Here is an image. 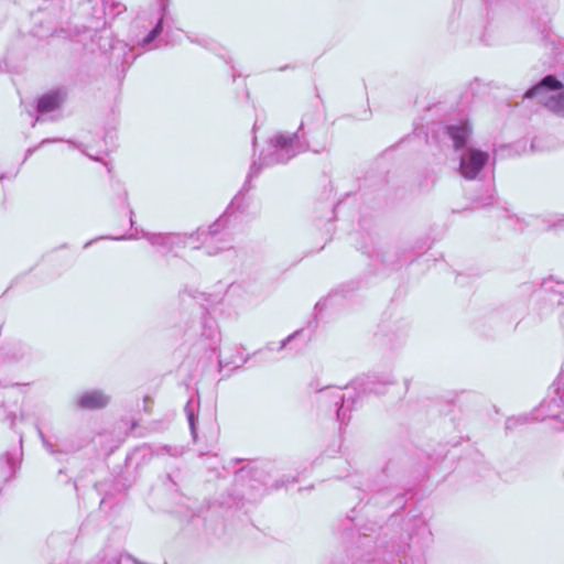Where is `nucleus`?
I'll list each match as a JSON object with an SVG mask.
<instances>
[{
	"instance_id": "f257e3e1",
	"label": "nucleus",
	"mask_w": 564,
	"mask_h": 564,
	"mask_svg": "<svg viewBox=\"0 0 564 564\" xmlns=\"http://www.w3.org/2000/svg\"><path fill=\"white\" fill-rule=\"evenodd\" d=\"M392 383L394 380L390 376L369 375L357 378L344 389L340 387L319 389L317 401L322 406L334 408L338 422L346 424L351 417V412L366 395L381 394L386 391V387Z\"/></svg>"
},
{
	"instance_id": "f03ea898",
	"label": "nucleus",
	"mask_w": 564,
	"mask_h": 564,
	"mask_svg": "<svg viewBox=\"0 0 564 564\" xmlns=\"http://www.w3.org/2000/svg\"><path fill=\"white\" fill-rule=\"evenodd\" d=\"M224 217L216 219L208 228L186 234V232H148L141 230V237L145 238L152 246L160 247L166 252L173 251L175 248H183L187 246L189 240L198 242L193 246L194 249L203 248L207 256H216L221 251L230 249V239L225 235L219 238L221 246H216V240L220 234V226L223 225Z\"/></svg>"
},
{
	"instance_id": "7ed1b4c3",
	"label": "nucleus",
	"mask_w": 564,
	"mask_h": 564,
	"mask_svg": "<svg viewBox=\"0 0 564 564\" xmlns=\"http://www.w3.org/2000/svg\"><path fill=\"white\" fill-rule=\"evenodd\" d=\"M307 115L301 121L297 131L293 133H278L270 139L268 147L261 152L259 160L256 161L261 171L276 164H284L299 153L310 148L305 139L304 127L308 124Z\"/></svg>"
},
{
	"instance_id": "20e7f679",
	"label": "nucleus",
	"mask_w": 564,
	"mask_h": 564,
	"mask_svg": "<svg viewBox=\"0 0 564 564\" xmlns=\"http://www.w3.org/2000/svg\"><path fill=\"white\" fill-rule=\"evenodd\" d=\"M563 368H561L558 376L549 389V395L541 402V404L529 414H521L518 416L508 417L506 421V430L511 431L518 425H523L532 421H546L551 420L556 422L555 431H562L561 416L563 414V382L561 376Z\"/></svg>"
},
{
	"instance_id": "39448f33",
	"label": "nucleus",
	"mask_w": 564,
	"mask_h": 564,
	"mask_svg": "<svg viewBox=\"0 0 564 564\" xmlns=\"http://www.w3.org/2000/svg\"><path fill=\"white\" fill-rule=\"evenodd\" d=\"M193 340V348L205 354L219 352L221 333L217 321L208 311H203L197 321L193 322L187 330Z\"/></svg>"
},
{
	"instance_id": "423d86ee",
	"label": "nucleus",
	"mask_w": 564,
	"mask_h": 564,
	"mask_svg": "<svg viewBox=\"0 0 564 564\" xmlns=\"http://www.w3.org/2000/svg\"><path fill=\"white\" fill-rule=\"evenodd\" d=\"M523 99H534L549 111L564 112V84L555 75H546L523 94Z\"/></svg>"
},
{
	"instance_id": "0eeeda50",
	"label": "nucleus",
	"mask_w": 564,
	"mask_h": 564,
	"mask_svg": "<svg viewBox=\"0 0 564 564\" xmlns=\"http://www.w3.org/2000/svg\"><path fill=\"white\" fill-rule=\"evenodd\" d=\"M260 173L261 167L258 166L257 162H252L241 189L235 195L225 213L218 218L220 219L224 217V221L223 225L220 226V234L218 235V238H220L224 235H227V237L230 239V248L232 247V238L230 232L227 230L229 217L235 213L243 212L248 207L247 194L253 187L251 184L252 180L258 177ZM216 246H221L219 239L216 240Z\"/></svg>"
},
{
	"instance_id": "6e6552de",
	"label": "nucleus",
	"mask_w": 564,
	"mask_h": 564,
	"mask_svg": "<svg viewBox=\"0 0 564 564\" xmlns=\"http://www.w3.org/2000/svg\"><path fill=\"white\" fill-rule=\"evenodd\" d=\"M421 253L422 251L414 253L413 249L408 247L389 246L377 253V259L384 268L399 270L403 265L412 262L414 258Z\"/></svg>"
},
{
	"instance_id": "1a4fd4ad",
	"label": "nucleus",
	"mask_w": 564,
	"mask_h": 564,
	"mask_svg": "<svg viewBox=\"0 0 564 564\" xmlns=\"http://www.w3.org/2000/svg\"><path fill=\"white\" fill-rule=\"evenodd\" d=\"M111 401V395L102 389H88L75 397L70 403L74 409L80 411H98L107 408Z\"/></svg>"
},
{
	"instance_id": "9d476101",
	"label": "nucleus",
	"mask_w": 564,
	"mask_h": 564,
	"mask_svg": "<svg viewBox=\"0 0 564 564\" xmlns=\"http://www.w3.org/2000/svg\"><path fill=\"white\" fill-rule=\"evenodd\" d=\"M488 153L468 148L460 155L459 172L468 180L475 178L488 162Z\"/></svg>"
},
{
	"instance_id": "9b49d317",
	"label": "nucleus",
	"mask_w": 564,
	"mask_h": 564,
	"mask_svg": "<svg viewBox=\"0 0 564 564\" xmlns=\"http://www.w3.org/2000/svg\"><path fill=\"white\" fill-rule=\"evenodd\" d=\"M445 139L451 141L452 147L458 151L467 144L471 134V128L467 120H459L455 123H447L442 127Z\"/></svg>"
},
{
	"instance_id": "f8f14e48",
	"label": "nucleus",
	"mask_w": 564,
	"mask_h": 564,
	"mask_svg": "<svg viewBox=\"0 0 564 564\" xmlns=\"http://www.w3.org/2000/svg\"><path fill=\"white\" fill-rule=\"evenodd\" d=\"M540 297L551 307L561 306L564 300V282L553 275L544 279L540 286Z\"/></svg>"
},
{
	"instance_id": "ddd939ff",
	"label": "nucleus",
	"mask_w": 564,
	"mask_h": 564,
	"mask_svg": "<svg viewBox=\"0 0 564 564\" xmlns=\"http://www.w3.org/2000/svg\"><path fill=\"white\" fill-rule=\"evenodd\" d=\"M20 446L22 445V435H20ZM22 457V448L8 451L0 456V481L3 484L11 480L19 469Z\"/></svg>"
},
{
	"instance_id": "4468645a",
	"label": "nucleus",
	"mask_w": 564,
	"mask_h": 564,
	"mask_svg": "<svg viewBox=\"0 0 564 564\" xmlns=\"http://www.w3.org/2000/svg\"><path fill=\"white\" fill-rule=\"evenodd\" d=\"M97 44L102 53H107L108 51H110V56L112 57L132 56V59L135 58L132 47H129L128 44H126L122 41H112L106 34L98 35Z\"/></svg>"
},
{
	"instance_id": "2eb2a0df",
	"label": "nucleus",
	"mask_w": 564,
	"mask_h": 564,
	"mask_svg": "<svg viewBox=\"0 0 564 564\" xmlns=\"http://www.w3.org/2000/svg\"><path fill=\"white\" fill-rule=\"evenodd\" d=\"M302 330H296L279 343H268L263 349L270 352L288 350V354L290 355L297 354L301 350V346L296 345V340L302 336Z\"/></svg>"
},
{
	"instance_id": "dca6fc26",
	"label": "nucleus",
	"mask_w": 564,
	"mask_h": 564,
	"mask_svg": "<svg viewBox=\"0 0 564 564\" xmlns=\"http://www.w3.org/2000/svg\"><path fill=\"white\" fill-rule=\"evenodd\" d=\"M39 437L42 441V444L44 448L51 454V455H57V454H68L77 452L80 446L75 445L73 442H59L57 444H53L43 433L41 427L36 424L35 425Z\"/></svg>"
},
{
	"instance_id": "f3484780",
	"label": "nucleus",
	"mask_w": 564,
	"mask_h": 564,
	"mask_svg": "<svg viewBox=\"0 0 564 564\" xmlns=\"http://www.w3.org/2000/svg\"><path fill=\"white\" fill-rule=\"evenodd\" d=\"M30 355L28 345L17 341L8 344L2 351V359L8 362H18L25 359Z\"/></svg>"
},
{
	"instance_id": "a211bd4d",
	"label": "nucleus",
	"mask_w": 564,
	"mask_h": 564,
	"mask_svg": "<svg viewBox=\"0 0 564 564\" xmlns=\"http://www.w3.org/2000/svg\"><path fill=\"white\" fill-rule=\"evenodd\" d=\"M167 19V3L163 2L161 4V15L155 24V26L139 42V46L149 50L152 42L162 33L163 23Z\"/></svg>"
},
{
	"instance_id": "6ab92c4d",
	"label": "nucleus",
	"mask_w": 564,
	"mask_h": 564,
	"mask_svg": "<svg viewBox=\"0 0 564 564\" xmlns=\"http://www.w3.org/2000/svg\"><path fill=\"white\" fill-rule=\"evenodd\" d=\"M99 31V25L95 28L86 25H75L69 29V37L79 42H84L86 39L95 41Z\"/></svg>"
},
{
	"instance_id": "aec40b11",
	"label": "nucleus",
	"mask_w": 564,
	"mask_h": 564,
	"mask_svg": "<svg viewBox=\"0 0 564 564\" xmlns=\"http://www.w3.org/2000/svg\"><path fill=\"white\" fill-rule=\"evenodd\" d=\"M61 102L59 95L56 93L46 94L42 96L37 101V111L45 113L55 110Z\"/></svg>"
},
{
	"instance_id": "412c9836",
	"label": "nucleus",
	"mask_w": 564,
	"mask_h": 564,
	"mask_svg": "<svg viewBox=\"0 0 564 564\" xmlns=\"http://www.w3.org/2000/svg\"><path fill=\"white\" fill-rule=\"evenodd\" d=\"M563 216L558 213H547L541 219L543 229L546 231H551L560 227L563 223Z\"/></svg>"
},
{
	"instance_id": "4be33fe9",
	"label": "nucleus",
	"mask_w": 564,
	"mask_h": 564,
	"mask_svg": "<svg viewBox=\"0 0 564 564\" xmlns=\"http://www.w3.org/2000/svg\"><path fill=\"white\" fill-rule=\"evenodd\" d=\"M185 413L187 416L188 425L191 429V433L194 440H196V422H197V415L195 413V409L192 404V401L189 400L185 405Z\"/></svg>"
},
{
	"instance_id": "5701e85b",
	"label": "nucleus",
	"mask_w": 564,
	"mask_h": 564,
	"mask_svg": "<svg viewBox=\"0 0 564 564\" xmlns=\"http://www.w3.org/2000/svg\"><path fill=\"white\" fill-rule=\"evenodd\" d=\"M260 476L261 475L258 469L243 467L236 473V480L243 481L247 477H250L251 480H259Z\"/></svg>"
},
{
	"instance_id": "b1692460",
	"label": "nucleus",
	"mask_w": 564,
	"mask_h": 564,
	"mask_svg": "<svg viewBox=\"0 0 564 564\" xmlns=\"http://www.w3.org/2000/svg\"><path fill=\"white\" fill-rule=\"evenodd\" d=\"M479 207H487L495 204L496 198L492 188H487L485 195L478 196L475 199Z\"/></svg>"
},
{
	"instance_id": "393cba45",
	"label": "nucleus",
	"mask_w": 564,
	"mask_h": 564,
	"mask_svg": "<svg viewBox=\"0 0 564 564\" xmlns=\"http://www.w3.org/2000/svg\"><path fill=\"white\" fill-rule=\"evenodd\" d=\"M15 413L8 412L3 405L0 404V419L3 421H9L10 427L14 429L15 425Z\"/></svg>"
},
{
	"instance_id": "a878e982",
	"label": "nucleus",
	"mask_w": 564,
	"mask_h": 564,
	"mask_svg": "<svg viewBox=\"0 0 564 564\" xmlns=\"http://www.w3.org/2000/svg\"><path fill=\"white\" fill-rule=\"evenodd\" d=\"M61 141L59 139H44L40 142L39 145L36 147H33V148H29L26 151H25V159H28L29 156H31L37 149H40L41 147L45 145V144H48V143H54V142H58Z\"/></svg>"
},
{
	"instance_id": "bb28decb",
	"label": "nucleus",
	"mask_w": 564,
	"mask_h": 564,
	"mask_svg": "<svg viewBox=\"0 0 564 564\" xmlns=\"http://www.w3.org/2000/svg\"><path fill=\"white\" fill-rule=\"evenodd\" d=\"M408 494H399L397 495L394 498H393V505H394V508L395 510H400V509H403L404 506H405V496Z\"/></svg>"
},
{
	"instance_id": "cd10ccee",
	"label": "nucleus",
	"mask_w": 564,
	"mask_h": 564,
	"mask_svg": "<svg viewBox=\"0 0 564 564\" xmlns=\"http://www.w3.org/2000/svg\"><path fill=\"white\" fill-rule=\"evenodd\" d=\"M67 142H68L70 145H73V147H75V148L79 149V150H80L84 154H86L88 158H90V159H93V160H95V161H99V160H100V158H99V156H94V155H91L90 153H88L82 143H80V144H76V143H75V142H73V141H67Z\"/></svg>"
},
{
	"instance_id": "c85d7f7f",
	"label": "nucleus",
	"mask_w": 564,
	"mask_h": 564,
	"mask_svg": "<svg viewBox=\"0 0 564 564\" xmlns=\"http://www.w3.org/2000/svg\"><path fill=\"white\" fill-rule=\"evenodd\" d=\"M510 220H513V218H511ZM514 220L518 224V229L520 231H523L525 227L529 225V223L524 218L514 217Z\"/></svg>"
},
{
	"instance_id": "c756f323",
	"label": "nucleus",
	"mask_w": 564,
	"mask_h": 564,
	"mask_svg": "<svg viewBox=\"0 0 564 564\" xmlns=\"http://www.w3.org/2000/svg\"><path fill=\"white\" fill-rule=\"evenodd\" d=\"M140 238V236L138 235H131V236H120V237H109V239H112V240H124V239H138Z\"/></svg>"
},
{
	"instance_id": "7c9ffc66",
	"label": "nucleus",
	"mask_w": 564,
	"mask_h": 564,
	"mask_svg": "<svg viewBox=\"0 0 564 564\" xmlns=\"http://www.w3.org/2000/svg\"><path fill=\"white\" fill-rule=\"evenodd\" d=\"M105 564H119V560L117 557V554H111L107 561H105Z\"/></svg>"
},
{
	"instance_id": "2f4dec72",
	"label": "nucleus",
	"mask_w": 564,
	"mask_h": 564,
	"mask_svg": "<svg viewBox=\"0 0 564 564\" xmlns=\"http://www.w3.org/2000/svg\"><path fill=\"white\" fill-rule=\"evenodd\" d=\"M163 449L166 451L170 455H173V456H176V455L180 454V452L176 448H174V452H172V449L170 447L164 446Z\"/></svg>"
},
{
	"instance_id": "473e14b6",
	"label": "nucleus",
	"mask_w": 564,
	"mask_h": 564,
	"mask_svg": "<svg viewBox=\"0 0 564 564\" xmlns=\"http://www.w3.org/2000/svg\"><path fill=\"white\" fill-rule=\"evenodd\" d=\"M127 207L129 209V214H130V225L131 227H133V219H132V215H133V210L130 208L129 204L127 203Z\"/></svg>"
},
{
	"instance_id": "72a5a7b5",
	"label": "nucleus",
	"mask_w": 564,
	"mask_h": 564,
	"mask_svg": "<svg viewBox=\"0 0 564 564\" xmlns=\"http://www.w3.org/2000/svg\"><path fill=\"white\" fill-rule=\"evenodd\" d=\"M371 563L372 564H381L380 562H377L375 560H372ZM382 564H391V563L389 561H387L386 558H383Z\"/></svg>"
},
{
	"instance_id": "f704fd0d",
	"label": "nucleus",
	"mask_w": 564,
	"mask_h": 564,
	"mask_svg": "<svg viewBox=\"0 0 564 564\" xmlns=\"http://www.w3.org/2000/svg\"><path fill=\"white\" fill-rule=\"evenodd\" d=\"M237 288H238V286H236V285L231 284V285L228 288L227 293H229V292H234Z\"/></svg>"
},
{
	"instance_id": "c9c22d12",
	"label": "nucleus",
	"mask_w": 564,
	"mask_h": 564,
	"mask_svg": "<svg viewBox=\"0 0 564 564\" xmlns=\"http://www.w3.org/2000/svg\"><path fill=\"white\" fill-rule=\"evenodd\" d=\"M93 241H94V240H89V241H87V242L84 245V248H85V249H86V248H88V247L93 243Z\"/></svg>"
},
{
	"instance_id": "e433bc0d",
	"label": "nucleus",
	"mask_w": 564,
	"mask_h": 564,
	"mask_svg": "<svg viewBox=\"0 0 564 564\" xmlns=\"http://www.w3.org/2000/svg\"><path fill=\"white\" fill-rule=\"evenodd\" d=\"M218 368H219V371H220V370H221V368H223V361H221L220 359L218 360Z\"/></svg>"
},
{
	"instance_id": "4c0bfd02",
	"label": "nucleus",
	"mask_w": 564,
	"mask_h": 564,
	"mask_svg": "<svg viewBox=\"0 0 564 564\" xmlns=\"http://www.w3.org/2000/svg\"><path fill=\"white\" fill-rule=\"evenodd\" d=\"M123 63H124V64H127V65H129L131 62H130V61H128V58H124V59H123Z\"/></svg>"
},
{
	"instance_id": "58836bf2",
	"label": "nucleus",
	"mask_w": 564,
	"mask_h": 564,
	"mask_svg": "<svg viewBox=\"0 0 564 564\" xmlns=\"http://www.w3.org/2000/svg\"><path fill=\"white\" fill-rule=\"evenodd\" d=\"M323 304L321 302L316 303V308H318L319 306H322Z\"/></svg>"
},
{
	"instance_id": "ea45409f",
	"label": "nucleus",
	"mask_w": 564,
	"mask_h": 564,
	"mask_svg": "<svg viewBox=\"0 0 564 564\" xmlns=\"http://www.w3.org/2000/svg\"><path fill=\"white\" fill-rule=\"evenodd\" d=\"M256 142H257V138L254 137L253 141H252L253 147L256 145Z\"/></svg>"
},
{
	"instance_id": "a19ab883",
	"label": "nucleus",
	"mask_w": 564,
	"mask_h": 564,
	"mask_svg": "<svg viewBox=\"0 0 564 564\" xmlns=\"http://www.w3.org/2000/svg\"><path fill=\"white\" fill-rule=\"evenodd\" d=\"M123 200L127 203V193L123 194Z\"/></svg>"
},
{
	"instance_id": "79ce46f5",
	"label": "nucleus",
	"mask_w": 564,
	"mask_h": 564,
	"mask_svg": "<svg viewBox=\"0 0 564 564\" xmlns=\"http://www.w3.org/2000/svg\"><path fill=\"white\" fill-rule=\"evenodd\" d=\"M482 1H484L485 3H488V2H489V0H482Z\"/></svg>"
},
{
	"instance_id": "37998d69",
	"label": "nucleus",
	"mask_w": 564,
	"mask_h": 564,
	"mask_svg": "<svg viewBox=\"0 0 564 564\" xmlns=\"http://www.w3.org/2000/svg\"><path fill=\"white\" fill-rule=\"evenodd\" d=\"M2 178V176L0 175V180Z\"/></svg>"
}]
</instances>
